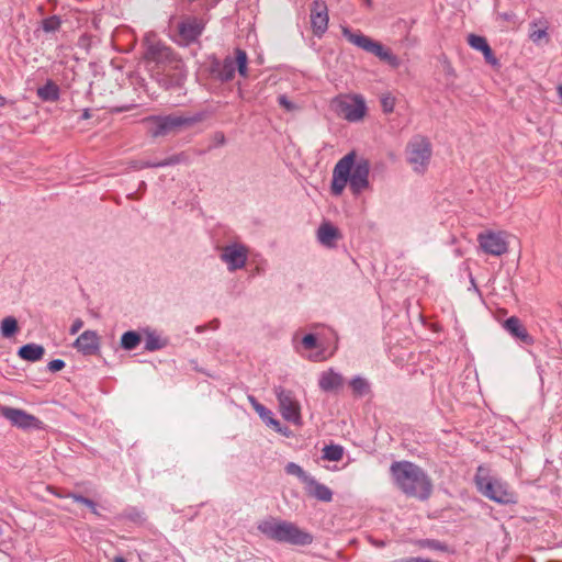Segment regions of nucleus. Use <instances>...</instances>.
I'll list each match as a JSON object with an SVG mask.
<instances>
[{
  "label": "nucleus",
  "mask_w": 562,
  "mask_h": 562,
  "mask_svg": "<svg viewBox=\"0 0 562 562\" xmlns=\"http://www.w3.org/2000/svg\"><path fill=\"white\" fill-rule=\"evenodd\" d=\"M178 161H179V158L177 156H175V157H171V158L166 159V160L160 161V162H154V164L144 162L140 166V168H144V167H162V166H167V165L177 164Z\"/></svg>",
  "instance_id": "nucleus-35"
},
{
  "label": "nucleus",
  "mask_w": 562,
  "mask_h": 562,
  "mask_svg": "<svg viewBox=\"0 0 562 562\" xmlns=\"http://www.w3.org/2000/svg\"><path fill=\"white\" fill-rule=\"evenodd\" d=\"M305 490L310 496L315 497L321 502H330L333 498V492L329 487L318 483L313 477L305 479Z\"/></svg>",
  "instance_id": "nucleus-20"
},
{
  "label": "nucleus",
  "mask_w": 562,
  "mask_h": 562,
  "mask_svg": "<svg viewBox=\"0 0 562 562\" xmlns=\"http://www.w3.org/2000/svg\"><path fill=\"white\" fill-rule=\"evenodd\" d=\"M352 394L357 397H362L370 392L368 381L361 376L353 378L349 383Z\"/></svg>",
  "instance_id": "nucleus-26"
},
{
  "label": "nucleus",
  "mask_w": 562,
  "mask_h": 562,
  "mask_svg": "<svg viewBox=\"0 0 562 562\" xmlns=\"http://www.w3.org/2000/svg\"><path fill=\"white\" fill-rule=\"evenodd\" d=\"M258 530L268 539L292 546H308L313 536L291 521L268 518L258 524Z\"/></svg>",
  "instance_id": "nucleus-3"
},
{
  "label": "nucleus",
  "mask_w": 562,
  "mask_h": 562,
  "mask_svg": "<svg viewBox=\"0 0 562 562\" xmlns=\"http://www.w3.org/2000/svg\"><path fill=\"white\" fill-rule=\"evenodd\" d=\"M147 132L153 137L167 136L194 123V120L180 114L150 116L144 120Z\"/></svg>",
  "instance_id": "nucleus-7"
},
{
  "label": "nucleus",
  "mask_w": 562,
  "mask_h": 562,
  "mask_svg": "<svg viewBox=\"0 0 562 562\" xmlns=\"http://www.w3.org/2000/svg\"><path fill=\"white\" fill-rule=\"evenodd\" d=\"M509 237L512 235L506 232L490 231L479 234L477 241L484 252L499 257L507 252Z\"/></svg>",
  "instance_id": "nucleus-10"
},
{
  "label": "nucleus",
  "mask_w": 562,
  "mask_h": 562,
  "mask_svg": "<svg viewBox=\"0 0 562 562\" xmlns=\"http://www.w3.org/2000/svg\"><path fill=\"white\" fill-rule=\"evenodd\" d=\"M317 237L323 245L331 247L334 246L335 241L340 238V233L338 228L331 224L324 223L317 231Z\"/></svg>",
  "instance_id": "nucleus-22"
},
{
  "label": "nucleus",
  "mask_w": 562,
  "mask_h": 562,
  "mask_svg": "<svg viewBox=\"0 0 562 562\" xmlns=\"http://www.w3.org/2000/svg\"><path fill=\"white\" fill-rule=\"evenodd\" d=\"M337 116L351 122H360L367 115L366 100L361 94H339L330 101Z\"/></svg>",
  "instance_id": "nucleus-6"
},
{
  "label": "nucleus",
  "mask_w": 562,
  "mask_h": 562,
  "mask_svg": "<svg viewBox=\"0 0 562 562\" xmlns=\"http://www.w3.org/2000/svg\"><path fill=\"white\" fill-rule=\"evenodd\" d=\"M278 100L279 104L286 109L288 111H292L295 109V106L286 99L285 95H280Z\"/></svg>",
  "instance_id": "nucleus-38"
},
{
  "label": "nucleus",
  "mask_w": 562,
  "mask_h": 562,
  "mask_svg": "<svg viewBox=\"0 0 562 562\" xmlns=\"http://www.w3.org/2000/svg\"><path fill=\"white\" fill-rule=\"evenodd\" d=\"M557 92H558V95H559V98H560V100H561V102H562V85H559V86L557 87Z\"/></svg>",
  "instance_id": "nucleus-41"
},
{
  "label": "nucleus",
  "mask_w": 562,
  "mask_h": 562,
  "mask_svg": "<svg viewBox=\"0 0 562 562\" xmlns=\"http://www.w3.org/2000/svg\"><path fill=\"white\" fill-rule=\"evenodd\" d=\"M48 491H50L57 497H68L67 495H63V494L56 492L53 487H48Z\"/></svg>",
  "instance_id": "nucleus-40"
},
{
  "label": "nucleus",
  "mask_w": 562,
  "mask_h": 562,
  "mask_svg": "<svg viewBox=\"0 0 562 562\" xmlns=\"http://www.w3.org/2000/svg\"><path fill=\"white\" fill-rule=\"evenodd\" d=\"M113 562H126V560L123 557H115Z\"/></svg>",
  "instance_id": "nucleus-44"
},
{
  "label": "nucleus",
  "mask_w": 562,
  "mask_h": 562,
  "mask_svg": "<svg viewBox=\"0 0 562 562\" xmlns=\"http://www.w3.org/2000/svg\"><path fill=\"white\" fill-rule=\"evenodd\" d=\"M82 327H83V321L80 318L75 319L70 327V334L71 335L77 334Z\"/></svg>",
  "instance_id": "nucleus-39"
},
{
  "label": "nucleus",
  "mask_w": 562,
  "mask_h": 562,
  "mask_svg": "<svg viewBox=\"0 0 562 562\" xmlns=\"http://www.w3.org/2000/svg\"><path fill=\"white\" fill-rule=\"evenodd\" d=\"M323 458L329 461H339L342 458L344 449L340 446H326L323 449Z\"/></svg>",
  "instance_id": "nucleus-29"
},
{
  "label": "nucleus",
  "mask_w": 562,
  "mask_h": 562,
  "mask_svg": "<svg viewBox=\"0 0 562 562\" xmlns=\"http://www.w3.org/2000/svg\"><path fill=\"white\" fill-rule=\"evenodd\" d=\"M274 392L282 417L294 425H300L302 422L301 405L294 397L293 392L282 387H276Z\"/></svg>",
  "instance_id": "nucleus-11"
},
{
  "label": "nucleus",
  "mask_w": 562,
  "mask_h": 562,
  "mask_svg": "<svg viewBox=\"0 0 562 562\" xmlns=\"http://www.w3.org/2000/svg\"><path fill=\"white\" fill-rule=\"evenodd\" d=\"M370 162L358 157L355 150L340 158L333 169L330 192L335 196L342 194L347 186L353 195L370 189Z\"/></svg>",
  "instance_id": "nucleus-1"
},
{
  "label": "nucleus",
  "mask_w": 562,
  "mask_h": 562,
  "mask_svg": "<svg viewBox=\"0 0 562 562\" xmlns=\"http://www.w3.org/2000/svg\"><path fill=\"white\" fill-rule=\"evenodd\" d=\"M254 409L258 413V415L267 422V424L271 425L277 430L280 429V423L272 417V413L267 409L262 404L258 403L254 397H249Z\"/></svg>",
  "instance_id": "nucleus-24"
},
{
  "label": "nucleus",
  "mask_w": 562,
  "mask_h": 562,
  "mask_svg": "<svg viewBox=\"0 0 562 562\" xmlns=\"http://www.w3.org/2000/svg\"><path fill=\"white\" fill-rule=\"evenodd\" d=\"M236 68L240 76L247 77V54L241 49H236L235 58L224 59L217 76L222 81H229L234 78Z\"/></svg>",
  "instance_id": "nucleus-12"
},
{
  "label": "nucleus",
  "mask_w": 562,
  "mask_h": 562,
  "mask_svg": "<svg viewBox=\"0 0 562 562\" xmlns=\"http://www.w3.org/2000/svg\"><path fill=\"white\" fill-rule=\"evenodd\" d=\"M344 36L353 45L362 48L363 50L373 54L380 60L386 63L393 68L400 66V59L381 43L373 41L371 37L362 34L361 32L353 33L349 29H342Z\"/></svg>",
  "instance_id": "nucleus-8"
},
{
  "label": "nucleus",
  "mask_w": 562,
  "mask_h": 562,
  "mask_svg": "<svg viewBox=\"0 0 562 562\" xmlns=\"http://www.w3.org/2000/svg\"><path fill=\"white\" fill-rule=\"evenodd\" d=\"M148 64H154L157 72L169 75L172 70H181L183 63L172 50L159 41L146 37V50L144 55Z\"/></svg>",
  "instance_id": "nucleus-5"
},
{
  "label": "nucleus",
  "mask_w": 562,
  "mask_h": 562,
  "mask_svg": "<svg viewBox=\"0 0 562 562\" xmlns=\"http://www.w3.org/2000/svg\"><path fill=\"white\" fill-rule=\"evenodd\" d=\"M19 329L18 322L14 317H4L1 322V334L3 337L9 338L13 336Z\"/></svg>",
  "instance_id": "nucleus-27"
},
{
  "label": "nucleus",
  "mask_w": 562,
  "mask_h": 562,
  "mask_svg": "<svg viewBox=\"0 0 562 562\" xmlns=\"http://www.w3.org/2000/svg\"><path fill=\"white\" fill-rule=\"evenodd\" d=\"M45 349L36 344H26L22 346L19 351L18 356L26 361L35 362L41 360L44 357Z\"/></svg>",
  "instance_id": "nucleus-23"
},
{
  "label": "nucleus",
  "mask_w": 562,
  "mask_h": 562,
  "mask_svg": "<svg viewBox=\"0 0 562 562\" xmlns=\"http://www.w3.org/2000/svg\"><path fill=\"white\" fill-rule=\"evenodd\" d=\"M475 484L477 490L493 502L504 505L517 503V494L508 483L487 475L486 469L482 465L477 468Z\"/></svg>",
  "instance_id": "nucleus-4"
},
{
  "label": "nucleus",
  "mask_w": 562,
  "mask_h": 562,
  "mask_svg": "<svg viewBox=\"0 0 562 562\" xmlns=\"http://www.w3.org/2000/svg\"><path fill=\"white\" fill-rule=\"evenodd\" d=\"M37 95L44 101H56L59 97V90L53 81H48L37 89Z\"/></svg>",
  "instance_id": "nucleus-25"
},
{
  "label": "nucleus",
  "mask_w": 562,
  "mask_h": 562,
  "mask_svg": "<svg viewBox=\"0 0 562 562\" xmlns=\"http://www.w3.org/2000/svg\"><path fill=\"white\" fill-rule=\"evenodd\" d=\"M311 359H312V360H314V361H318V360H321L322 358L317 355V356H315V357H311Z\"/></svg>",
  "instance_id": "nucleus-45"
},
{
  "label": "nucleus",
  "mask_w": 562,
  "mask_h": 562,
  "mask_svg": "<svg viewBox=\"0 0 562 562\" xmlns=\"http://www.w3.org/2000/svg\"><path fill=\"white\" fill-rule=\"evenodd\" d=\"M140 342V336L135 331H126L121 338V346L126 350L136 348Z\"/></svg>",
  "instance_id": "nucleus-28"
},
{
  "label": "nucleus",
  "mask_w": 562,
  "mask_h": 562,
  "mask_svg": "<svg viewBox=\"0 0 562 562\" xmlns=\"http://www.w3.org/2000/svg\"><path fill=\"white\" fill-rule=\"evenodd\" d=\"M391 474L396 486L408 497L426 499L432 484L425 472L408 461H397L391 465Z\"/></svg>",
  "instance_id": "nucleus-2"
},
{
  "label": "nucleus",
  "mask_w": 562,
  "mask_h": 562,
  "mask_svg": "<svg viewBox=\"0 0 562 562\" xmlns=\"http://www.w3.org/2000/svg\"><path fill=\"white\" fill-rule=\"evenodd\" d=\"M344 381L340 373L329 369L321 374L318 385L325 392H337L342 387Z\"/></svg>",
  "instance_id": "nucleus-19"
},
{
  "label": "nucleus",
  "mask_w": 562,
  "mask_h": 562,
  "mask_svg": "<svg viewBox=\"0 0 562 562\" xmlns=\"http://www.w3.org/2000/svg\"><path fill=\"white\" fill-rule=\"evenodd\" d=\"M504 327L507 331H509L514 337L520 339L524 342H532V338L528 334L527 329L524 327L519 318L512 316L507 318L504 323Z\"/></svg>",
  "instance_id": "nucleus-21"
},
{
  "label": "nucleus",
  "mask_w": 562,
  "mask_h": 562,
  "mask_svg": "<svg viewBox=\"0 0 562 562\" xmlns=\"http://www.w3.org/2000/svg\"><path fill=\"white\" fill-rule=\"evenodd\" d=\"M100 338L93 330L83 331L75 341V347L85 355H92L99 349Z\"/></svg>",
  "instance_id": "nucleus-17"
},
{
  "label": "nucleus",
  "mask_w": 562,
  "mask_h": 562,
  "mask_svg": "<svg viewBox=\"0 0 562 562\" xmlns=\"http://www.w3.org/2000/svg\"><path fill=\"white\" fill-rule=\"evenodd\" d=\"M247 248L239 244L229 245L223 248L221 259L227 263L231 271L240 269L247 261Z\"/></svg>",
  "instance_id": "nucleus-15"
},
{
  "label": "nucleus",
  "mask_w": 562,
  "mask_h": 562,
  "mask_svg": "<svg viewBox=\"0 0 562 562\" xmlns=\"http://www.w3.org/2000/svg\"><path fill=\"white\" fill-rule=\"evenodd\" d=\"M529 36L532 42L538 43L547 38V30L544 27H539L538 23H532Z\"/></svg>",
  "instance_id": "nucleus-30"
},
{
  "label": "nucleus",
  "mask_w": 562,
  "mask_h": 562,
  "mask_svg": "<svg viewBox=\"0 0 562 562\" xmlns=\"http://www.w3.org/2000/svg\"><path fill=\"white\" fill-rule=\"evenodd\" d=\"M0 413L10 420L13 426L19 428H42V422L23 409L0 406Z\"/></svg>",
  "instance_id": "nucleus-13"
},
{
  "label": "nucleus",
  "mask_w": 562,
  "mask_h": 562,
  "mask_svg": "<svg viewBox=\"0 0 562 562\" xmlns=\"http://www.w3.org/2000/svg\"><path fill=\"white\" fill-rule=\"evenodd\" d=\"M431 157L430 143L420 136L414 137L407 145V159L413 169L423 172Z\"/></svg>",
  "instance_id": "nucleus-9"
},
{
  "label": "nucleus",
  "mask_w": 562,
  "mask_h": 562,
  "mask_svg": "<svg viewBox=\"0 0 562 562\" xmlns=\"http://www.w3.org/2000/svg\"><path fill=\"white\" fill-rule=\"evenodd\" d=\"M61 25V21L59 16L53 15L43 21V30L45 32H54L57 31Z\"/></svg>",
  "instance_id": "nucleus-32"
},
{
  "label": "nucleus",
  "mask_w": 562,
  "mask_h": 562,
  "mask_svg": "<svg viewBox=\"0 0 562 562\" xmlns=\"http://www.w3.org/2000/svg\"><path fill=\"white\" fill-rule=\"evenodd\" d=\"M65 367V362L60 359H55V360H52L49 363H48V369L52 371V372H57V371H60L61 369H64Z\"/></svg>",
  "instance_id": "nucleus-37"
},
{
  "label": "nucleus",
  "mask_w": 562,
  "mask_h": 562,
  "mask_svg": "<svg viewBox=\"0 0 562 562\" xmlns=\"http://www.w3.org/2000/svg\"><path fill=\"white\" fill-rule=\"evenodd\" d=\"M202 30V21L195 18H188L178 26L179 36L184 44L195 41L201 35Z\"/></svg>",
  "instance_id": "nucleus-16"
},
{
  "label": "nucleus",
  "mask_w": 562,
  "mask_h": 562,
  "mask_svg": "<svg viewBox=\"0 0 562 562\" xmlns=\"http://www.w3.org/2000/svg\"><path fill=\"white\" fill-rule=\"evenodd\" d=\"M381 106L383 112L392 113L395 108V98L390 93L383 94L381 97Z\"/></svg>",
  "instance_id": "nucleus-34"
},
{
  "label": "nucleus",
  "mask_w": 562,
  "mask_h": 562,
  "mask_svg": "<svg viewBox=\"0 0 562 562\" xmlns=\"http://www.w3.org/2000/svg\"><path fill=\"white\" fill-rule=\"evenodd\" d=\"M285 472L291 475H295L302 480V482L305 484V479H310L311 476L306 475L303 469L293 462H290L285 467Z\"/></svg>",
  "instance_id": "nucleus-31"
},
{
  "label": "nucleus",
  "mask_w": 562,
  "mask_h": 562,
  "mask_svg": "<svg viewBox=\"0 0 562 562\" xmlns=\"http://www.w3.org/2000/svg\"><path fill=\"white\" fill-rule=\"evenodd\" d=\"M67 496L72 498L77 503L86 505L91 510L92 514L99 516V512L97 509V506H95V504L91 499L86 498V497H83L81 495H78V494H67Z\"/></svg>",
  "instance_id": "nucleus-33"
},
{
  "label": "nucleus",
  "mask_w": 562,
  "mask_h": 562,
  "mask_svg": "<svg viewBox=\"0 0 562 562\" xmlns=\"http://www.w3.org/2000/svg\"><path fill=\"white\" fill-rule=\"evenodd\" d=\"M314 35L322 36L328 27V9L324 0H314L310 14Z\"/></svg>",
  "instance_id": "nucleus-14"
},
{
  "label": "nucleus",
  "mask_w": 562,
  "mask_h": 562,
  "mask_svg": "<svg viewBox=\"0 0 562 562\" xmlns=\"http://www.w3.org/2000/svg\"><path fill=\"white\" fill-rule=\"evenodd\" d=\"M302 345L308 350L316 348V337L313 334L305 335L302 339Z\"/></svg>",
  "instance_id": "nucleus-36"
},
{
  "label": "nucleus",
  "mask_w": 562,
  "mask_h": 562,
  "mask_svg": "<svg viewBox=\"0 0 562 562\" xmlns=\"http://www.w3.org/2000/svg\"><path fill=\"white\" fill-rule=\"evenodd\" d=\"M425 543H426L428 547H430V548H436V549H437V548H439V546H438L436 542H434V541H427V542H425Z\"/></svg>",
  "instance_id": "nucleus-42"
},
{
  "label": "nucleus",
  "mask_w": 562,
  "mask_h": 562,
  "mask_svg": "<svg viewBox=\"0 0 562 562\" xmlns=\"http://www.w3.org/2000/svg\"><path fill=\"white\" fill-rule=\"evenodd\" d=\"M5 104H7L5 98L0 95V108L4 106Z\"/></svg>",
  "instance_id": "nucleus-43"
},
{
  "label": "nucleus",
  "mask_w": 562,
  "mask_h": 562,
  "mask_svg": "<svg viewBox=\"0 0 562 562\" xmlns=\"http://www.w3.org/2000/svg\"><path fill=\"white\" fill-rule=\"evenodd\" d=\"M468 44L473 49L481 52L487 64H491L493 66L498 64V60L494 56L493 50H492L491 46L488 45L485 37L476 35V34H470L468 36Z\"/></svg>",
  "instance_id": "nucleus-18"
}]
</instances>
